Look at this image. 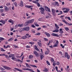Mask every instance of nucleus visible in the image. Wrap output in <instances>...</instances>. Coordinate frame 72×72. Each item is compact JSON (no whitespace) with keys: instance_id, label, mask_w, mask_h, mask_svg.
<instances>
[{"instance_id":"obj_42","label":"nucleus","mask_w":72,"mask_h":72,"mask_svg":"<svg viewBox=\"0 0 72 72\" xmlns=\"http://www.w3.org/2000/svg\"><path fill=\"white\" fill-rule=\"evenodd\" d=\"M1 23H3V24H5V21H4L3 20H2Z\"/></svg>"},{"instance_id":"obj_16","label":"nucleus","mask_w":72,"mask_h":72,"mask_svg":"<svg viewBox=\"0 0 72 72\" xmlns=\"http://www.w3.org/2000/svg\"><path fill=\"white\" fill-rule=\"evenodd\" d=\"M59 31V30H58V29H56L55 30H53V32H58Z\"/></svg>"},{"instance_id":"obj_18","label":"nucleus","mask_w":72,"mask_h":72,"mask_svg":"<svg viewBox=\"0 0 72 72\" xmlns=\"http://www.w3.org/2000/svg\"><path fill=\"white\" fill-rule=\"evenodd\" d=\"M39 10H41L42 12H44V8L42 7H41L39 8Z\"/></svg>"},{"instance_id":"obj_56","label":"nucleus","mask_w":72,"mask_h":72,"mask_svg":"<svg viewBox=\"0 0 72 72\" xmlns=\"http://www.w3.org/2000/svg\"><path fill=\"white\" fill-rule=\"evenodd\" d=\"M55 69H56L57 71V72H58V67L56 66L55 67Z\"/></svg>"},{"instance_id":"obj_51","label":"nucleus","mask_w":72,"mask_h":72,"mask_svg":"<svg viewBox=\"0 0 72 72\" xmlns=\"http://www.w3.org/2000/svg\"><path fill=\"white\" fill-rule=\"evenodd\" d=\"M37 5L38 6V7H40V3H37Z\"/></svg>"},{"instance_id":"obj_49","label":"nucleus","mask_w":72,"mask_h":72,"mask_svg":"<svg viewBox=\"0 0 72 72\" xmlns=\"http://www.w3.org/2000/svg\"><path fill=\"white\" fill-rule=\"evenodd\" d=\"M33 41H37V39H33Z\"/></svg>"},{"instance_id":"obj_50","label":"nucleus","mask_w":72,"mask_h":72,"mask_svg":"<svg viewBox=\"0 0 72 72\" xmlns=\"http://www.w3.org/2000/svg\"><path fill=\"white\" fill-rule=\"evenodd\" d=\"M28 69H27V68H24L23 69H23V70H24V71H26V70H27V71H28Z\"/></svg>"},{"instance_id":"obj_54","label":"nucleus","mask_w":72,"mask_h":72,"mask_svg":"<svg viewBox=\"0 0 72 72\" xmlns=\"http://www.w3.org/2000/svg\"><path fill=\"white\" fill-rule=\"evenodd\" d=\"M67 18L69 21H71V18H70L69 17H68Z\"/></svg>"},{"instance_id":"obj_13","label":"nucleus","mask_w":72,"mask_h":72,"mask_svg":"<svg viewBox=\"0 0 72 72\" xmlns=\"http://www.w3.org/2000/svg\"><path fill=\"white\" fill-rule=\"evenodd\" d=\"M63 30L62 28H60L59 30V33L61 34H62L63 33V31H62Z\"/></svg>"},{"instance_id":"obj_39","label":"nucleus","mask_w":72,"mask_h":72,"mask_svg":"<svg viewBox=\"0 0 72 72\" xmlns=\"http://www.w3.org/2000/svg\"><path fill=\"white\" fill-rule=\"evenodd\" d=\"M12 59L13 60H16V58H15V57H13L12 58Z\"/></svg>"},{"instance_id":"obj_62","label":"nucleus","mask_w":72,"mask_h":72,"mask_svg":"<svg viewBox=\"0 0 72 72\" xmlns=\"http://www.w3.org/2000/svg\"><path fill=\"white\" fill-rule=\"evenodd\" d=\"M60 63L59 62H57L56 63V64H57V65H59Z\"/></svg>"},{"instance_id":"obj_28","label":"nucleus","mask_w":72,"mask_h":72,"mask_svg":"<svg viewBox=\"0 0 72 72\" xmlns=\"http://www.w3.org/2000/svg\"><path fill=\"white\" fill-rule=\"evenodd\" d=\"M44 58V55H42V54H40V59L41 60H42V58Z\"/></svg>"},{"instance_id":"obj_59","label":"nucleus","mask_w":72,"mask_h":72,"mask_svg":"<svg viewBox=\"0 0 72 72\" xmlns=\"http://www.w3.org/2000/svg\"><path fill=\"white\" fill-rule=\"evenodd\" d=\"M42 27L43 28H46L47 27V26H42Z\"/></svg>"},{"instance_id":"obj_10","label":"nucleus","mask_w":72,"mask_h":72,"mask_svg":"<svg viewBox=\"0 0 72 72\" xmlns=\"http://www.w3.org/2000/svg\"><path fill=\"white\" fill-rule=\"evenodd\" d=\"M34 21V19H32V20L28 21L29 23H32Z\"/></svg>"},{"instance_id":"obj_14","label":"nucleus","mask_w":72,"mask_h":72,"mask_svg":"<svg viewBox=\"0 0 72 72\" xmlns=\"http://www.w3.org/2000/svg\"><path fill=\"white\" fill-rule=\"evenodd\" d=\"M22 26H23V25L19 24V25H18L17 26V25H15V27H16V28H17V27H22Z\"/></svg>"},{"instance_id":"obj_47","label":"nucleus","mask_w":72,"mask_h":72,"mask_svg":"<svg viewBox=\"0 0 72 72\" xmlns=\"http://www.w3.org/2000/svg\"><path fill=\"white\" fill-rule=\"evenodd\" d=\"M43 71L44 72H47V71H48V70L47 69H46L44 70Z\"/></svg>"},{"instance_id":"obj_43","label":"nucleus","mask_w":72,"mask_h":72,"mask_svg":"<svg viewBox=\"0 0 72 72\" xmlns=\"http://www.w3.org/2000/svg\"><path fill=\"white\" fill-rule=\"evenodd\" d=\"M29 44H31L32 45H33V44H34V42H29Z\"/></svg>"},{"instance_id":"obj_34","label":"nucleus","mask_w":72,"mask_h":72,"mask_svg":"<svg viewBox=\"0 0 72 72\" xmlns=\"http://www.w3.org/2000/svg\"><path fill=\"white\" fill-rule=\"evenodd\" d=\"M32 57H33V56L32 55H30L29 56V58L32 59Z\"/></svg>"},{"instance_id":"obj_58","label":"nucleus","mask_w":72,"mask_h":72,"mask_svg":"<svg viewBox=\"0 0 72 72\" xmlns=\"http://www.w3.org/2000/svg\"><path fill=\"white\" fill-rule=\"evenodd\" d=\"M65 30L66 31H68V30H69V28H65Z\"/></svg>"},{"instance_id":"obj_63","label":"nucleus","mask_w":72,"mask_h":72,"mask_svg":"<svg viewBox=\"0 0 72 72\" xmlns=\"http://www.w3.org/2000/svg\"><path fill=\"white\" fill-rule=\"evenodd\" d=\"M41 28L39 27V28H38L37 30H41Z\"/></svg>"},{"instance_id":"obj_7","label":"nucleus","mask_w":72,"mask_h":72,"mask_svg":"<svg viewBox=\"0 0 72 72\" xmlns=\"http://www.w3.org/2000/svg\"><path fill=\"white\" fill-rule=\"evenodd\" d=\"M3 68L7 70H10L11 69V68L7 66H4Z\"/></svg>"},{"instance_id":"obj_15","label":"nucleus","mask_w":72,"mask_h":72,"mask_svg":"<svg viewBox=\"0 0 72 72\" xmlns=\"http://www.w3.org/2000/svg\"><path fill=\"white\" fill-rule=\"evenodd\" d=\"M16 70H17V71H19V72H22V70H21L19 69L18 68H14Z\"/></svg>"},{"instance_id":"obj_40","label":"nucleus","mask_w":72,"mask_h":72,"mask_svg":"<svg viewBox=\"0 0 72 72\" xmlns=\"http://www.w3.org/2000/svg\"><path fill=\"white\" fill-rule=\"evenodd\" d=\"M4 40V38L2 37H0V40H1V41H3Z\"/></svg>"},{"instance_id":"obj_38","label":"nucleus","mask_w":72,"mask_h":72,"mask_svg":"<svg viewBox=\"0 0 72 72\" xmlns=\"http://www.w3.org/2000/svg\"><path fill=\"white\" fill-rule=\"evenodd\" d=\"M46 63L47 64H48V65H49V66L50 65V63H49V62L48 61H46Z\"/></svg>"},{"instance_id":"obj_46","label":"nucleus","mask_w":72,"mask_h":72,"mask_svg":"<svg viewBox=\"0 0 72 72\" xmlns=\"http://www.w3.org/2000/svg\"><path fill=\"white\" fill-rule=\"evenodd\" d=\"M14 4L15 6H17V3H16V2H14Z\"/></svg>"},{"instance_id":"obj_21","label":"nucleus","mask_w":72,"mask_h":72,"mask_svg":"<svg viewBox=\"0 0 72 72\" xmlns=\"http://www.w3.org/2000/svg\"><path fill=\"white\" fill-rule=\"evenodd\" d=\"M15 60L16 62H23V61H21V60H20V59H17V58H16Z\"/></svg>"},{"instance_id":"obj_36","label":"nucleus","mask_w":72,"mask_h":72,"mask_svg":"<svg viewBox=\"0 0 72 72\" xmlns=\"http://www.w3.org/2000/svg\"><path fill=\"white\" fill-rule=\"evenodd\" d=\"M14 39L13 38H10L9 40H8L9 41H13V40Z\"/></svg>"},{"instance_id":"obj_27","label":"nucleus","mask_w":72,"mask_h":72,"mask_svg":"<svg viewBox=\"0 0 72 72\" xmlns=\"http://www.w3.org/2000/svg\"><path fill=\"white\" fill-rule=\"evenodd\" d=\"M13 22V21L12 19H10L8 21V22H9V23H12Z\"/></svg>"},{"instance_id":"obj_33","label":"nucleus","mask_w":72,"mask_h":72,"mask_svg":"<svg viewBox=\"0 0 72 72\" xmlns=\"http://www.w3.org/2000/svg\"><path fill=\"white\" fill-rule=\"evenodd\" d=\"M1 51H5V50H4L3 48H1Z\"/></svg>"},{"instance_id":"obj_57","label":"nucleus","mask_w":72,"mask_h":72,"mask_svg":"<svg viewBox=\"0 0 72 72\" xmlns=\"http://www.w3.org/2000/svg\"><path fill=\"white\" fill-rule=\"evenodd\" d=\"M26 48H30V46H26Z\"/></svg>"},{"instance_id":"obj_32","label":"nucleus","mask_w":72,"mask_h":72,"mask_svg":"<svg viewBox=\"0 0 72 72\" xmlns=\"http://www.w3.org/2000/svg\"><path fill=\"white\" fill-rule=\"evenodd\" d=\"M26 65L27 67L31 68V67L30 66V65H29L28 64L26 63Z\"/></svg>"},{"instance_id":"obj_52","label":"nucleus","mask_w":72,"mask_h":72,"mask_svg":"<svg viewBox=\"0 0 72 72\" xmlns=\"http://www.w3.org/2000/svg\"><path fill=\"white\" fill-rule=\"evenodd\" d=\"M44 39L45 41H48V39L45 38H44Z\"/></svg>"},{"instance_id":"obj_31","label":"nucleus","mask_w":72,"mask_h":72,"mask_svg":"<svg viewBox=\"0 0 72 72\" xmlns=\"http://www.w3.org/2000/svg\"><path fill=\"white\" fill-rule=\"evenodd\" d=\"M34 24L36 26H37V27H39V25L37 24V22H35L34 23Z\"/></svg>"},{"instance_id":"obj_9","label":"nucleus","mask_w":72,"mask_h":72,"mask_svg":"<svg viewBox=\"0 0 72 72\" xmlns=\"http://www.w3.org/2000/svg\"><path fill=\"white\" fill-rule=\"evenodd\" d=\"M51 35L52 36H55V37H59V36L58 34L54 33H52Z\"/></svg>"},{"instance_id":"obj_5","label":"nucleus","mask_w":72,"mask_h":72,"mask_svg":"<svg viewBox=\"0 0 72 72\" xmlns=\"http://www.w3.org/2000/svg\"><path fill=\"white\" fill-rule=\"evenodd\" d=\"M45 9L47 12H51V11H50V8H49L47 6L45 7Z\"/></svg>"},{"instance_id":"obj_26","label":"nucleus","mask_w":72,"mask_h":72,"mask_svg":"<svg viewBox=\"0 0 72 72\" xmlns=\"http://www.w3.org/2000/svg\"><path fill=\"white\" fill-rule=\"evenodd\" d=\"M38 45H39V46L41 47L42 46V44L41 43L39 42H37Z\"/></svg>"},{"instance_id":"obj_1","label":"nucleus","mask_w":72,"mask_h":72,"mask_svg":"<svg viewBox=\"0 0 72 72\" xmlns=\"http://www.w3.org/2000/svg\"><path fill=\"white\" fill-rule=\"evenodd\" d=\"M51 12L52 13V14L53 16H55L56 15V14H55V12H56V10L53 8L51 9Z\"/></svg>"},{"instance_id":"obj_55","label":"nucleus","mask_w":72,"mask_h":72,"mask_svg":"<svg viewBox=\"0 0 72 72\" xmlns=\"http://www.w3.org/2000/svg\"><path fill=\"white\" fill-rule=\"evenodd\" d=\"M10 46L8 45L6 47V49L8 48H10Z\"/></svg>"},{"instance_id":"obj_25","label":"nucleus","mask_w":72,"mask_h":72,"mask_svg":"<svg viewBox=\"0 0 72 72\" xmlns=\"http://www.w3.org/2000/svg\"><path fill=\"white\" fill-rule=\"evenodd\" d=\"M26 38H27V36H26V35H25L24 36H23L21 38L22 39H26Z\"/></svg>"},{"instance_id":"obj_6","label":"nucleus","mask_w":72,"mask_h":72,"mask_svg":"<svg viewBox=\"0 0 72 72\" xmlns=\"http://www.w3.org/2000/svg\"><path fill=\"white\" fill-rule=\"evenodd\" d=\"M62 21L63 22H64V23H65V24H67L68 26H72V24H71V23L69 24L64 20H63Z\"/></svg>"},{"instance_id":"obj_2","label":"nucleus","mask_w":72,"mask_h":72,"mask_svg":"<svg viewBox=\"0 0 72 72\" xmlns=\"http://www.w3.org/2000/svg\"><path fill=\"white\" fill-rule=\"evenodd\" d=\"M65 57L66 58H67L68 59H69L70 58V56L68 55V54L67 52L65 53Z\"/></svg>"},{"instance_id":"obj_29","label":"nucleus","mask_w":72,"mask_h":72,"mask_svg":"<svg viewBox=\"0 0 72 72\" xmlns=\"http://www.w3.org/2000/svg\"><path fill=\"white\" fill-rule=\"evenodd\" d=\"M30 66L31 67H35V68H37V66L35 65H32L31 64H30Z\"/></svg>"},{"instance_id":"obj_12","label":"nucleus","mask_w":72,"mask_h":72,"mask_svg":"<svg viewBox=\"0 0 72 72\" xmlns=\"http://www.w3.org/2000/svg\"><path fill=\"white\" fill-rule=\"evenodd\" d=\"M33 53L37 57H38L39 56V55L38 54V53L36 51H33Z\"/></svg>"},{"instance_id":"obj_30","label":"nucleus","mask_w":72,"mask_h":72,"mask_svg":"<svg viewBox=\"0 0 72 72\" xmlns=\"http://www.w3.org/2000/svg\"><path fill=\"white\" fill-rule=\"evenodd\" d=\"M49 51H46L45 52V54H48L49 53Z\"/></svg>"},{"instance_id":"obj_41","label":"nucleus","mask_w":72,"mask_h":72,"mask_svg":"<svg viewBox=\"0 0 72 72\" xmlns=\"http://www.w3.org/2000/svg\"><path fill=\"white\" fill-rule=\"evenodd\" d=\"M41 33H36V34H35V35H40Z\"/></svg>"},{"instance_id":"obj_11","label":"nucleus","mask_w":72,"mask_h":72,"mask_svg":"<svg viewBox=\"0 0 72 72\" xmlns=\"http://www.w3.org/2000/svg\"><path fill=\"white\" fill-rule=\"evenodd\" d=\"M45 35H46L47 37H50V34L49 33H47V32H45L44 33Z\"/></svg>"},{"instance_id":"obj_8","label":"nucleus","mask_w":72,"mask_h":72,"mask_svg":"<svg viewBox=\"0 0 72 72\" xmlns=\"http://www.w3.org/2000/svg\"><path fill=\"white\" fill-rule=\"evenodd\" d=\"M66 10L64 11L63 12L64 13H68V12L69 11V9L66 8Z\"/></svg>"},{"instance_id":"obj_3","label":"nucleus","mask_w":72,"mask_h":72,"mask_svg":"<svg viewBox=\"0 0 72 72\" xmlns=\"http://www.w3.org/2000/svg\"><path fill=\"white\" fill-rule=\"evenodd\" d=\"M58 43L59 42H58V41L56 40V42L55 44L53 46V47H54V48L58 47Z\"/></svg>"},{"instance_id":"obj_24","label":"nucleus","mask_w":72,"mask_h":72,"mask_svg":"<svg viewBox=\"0 0 72 72\" xmlns=\"http://www.w3.org/2000/svg\"><path fill=\"white\" fill-rule=\"evenodd\" d=\"M55 4L56 5H57V6H59V4L58 2H57L55 1Z\"/></svg>"},{"instance_id":"obj_45","label":"nucleus","mask_w":72,"mask_h":72,"mask_svg":"<svg viewBox=\"0 0 72 72\" xmlns=\"http://www.w3.org/2000/svg\"><path fill=\"white\" fill-rule=\"evenodd\" d=\"M33 3H35V4H37L38 3L37 1H33Z\"/></svg>"},{"instance_id":"obj_48","label":"nucleus","mask_w":72,"mask_h":72,"mask_svg":"<svg viewBox=\"0 0 72 72\" xmlns=\"http://www.w3.org/2000/svg\"><path fill=\"white\" fill-rule=\"evenodd\" d=\"M13 46H14V47L15 49V48H18V46H15V45H14Z\"/></svg>"},{"instance_id":"obj_4","label":"nucleus","mask_w":72,"mask_h":72,"mask_svg":"<svg viewBox=\"0 0 72 72\" xmlns=\"http://www.w3.org/2000/svg\"><path fill=\"white\" fill-rule=\"evenodd\" d=\"M30 30V27L28 26L27 27L24 28V31H28Z\"/></svg>"},{"instance_id":"obj_53","label":"nucleus","mask_w":72,"mask_h":72,"mask_svg":"<svg viewBox=\"0 0 72 72\" xmlns=\"http://www.w3.org/2000/svg\"><path fill=\"white\" fill-rule=\"evenodd\" d=\"M0 10L1 12H3L4 11V10L3 9H1Z\"/></svg>"},{"instance_id":"obj_17","label":"nucleus","mask_w":72,"mask_h":72,"mask_svg":"<svg viewBox=\"0 0 72 72\" xmlns=\"http://www.w3.org/2000/svg\"><path fill=\"white\" fill-rule=\"evenodd\" d=\"M4 8H5V10H6V11H9V8H8L6 7V6H5Z\"/></svg>"},{"instance_id":"obj_23","label":"nucleus","mask_w":72,"mask_h":72,"mask_svg":"<svg viewBox=\"0 0 72 72\" xmlns=\"http://www.w3.org/2000/svg\"><path fill=\"white\" fill-rule=\"evenodd\" d=\"M20 5V6H23V1H21Z\"/></svg>"},{"instance_id":"obj_61","label":"nucleus","mask_w":72,"mask_h":72,"mask_svg":"<svg viewBox=\"0 0 72 72\" xmlns=\"http://www.w3.org/2000/svg\"><path fill=\"white\" fill-rule=\"evenodd\" d=\"M32 27L33 28H35V26L34 25H32Z\"/></svg>"},{"instance_id":"obj_22","label":"nucleus","mask_w":72,"mask_h":72,"mask_svg":"<svg viewBox=\"0 0 72 72\" xmlns=\"http://www.w3.org/2000/svg\"><path fill=\"white\" fill-rule=\"evenodd\" d=\"M55 26L56 27V29H58L59 28V27L58 26V25L57 24H55Z\"/></svg>"},{"instance_id":"obj_37","label":"nucleus","mask_w":72,"mask_h":72,"mask_svg":"<svg viewBox=\"0 0 72 72\" xmlns=\"http://www.w3.org/2000/svg\"><path fill=\"white\" fill-rule=\"evenodd\" d=\"M51 61L52 63H53V62H54V58H51Z\"/></svg>"},{"instance_id":"obj_44","label":"nucleus","mask_w":72,"mask_h":72,"mask_svg":"<svg viewBox=\"0 0 72 72\" xmlns=\"http://www.w3.org/2000/svg\"><path fill=\"white\" fill-rule=\"evenodd\" d=\"M25 24L26 25H28V24H29V23H28V21L27 22H26Z\"/></svg>"},{"instance_id":"obj_35","label":"nucleus","mask_w":72,"mask_h":72,"mask_svg":"<svg viewBox=\"0 0 72 72\" xmlns=\"http://www.w3.org/2000/svg\"><path fill=\"white\" fill-rule=\"evenodd\" d=\"M13 54H11L9 55V58H11V57H13Z\"/></svg>"},{"instance_id":"obj_64","label":"nucleus","mask_w":72,"mask_h":72,"mask_svg":"<svg viewBox=\"0 0 72 72\" xmlns=\"http://www.w3.org/2000/svg\"><path fill=\"white\" fill-rule=\"evenodd\" d=\"M42 19L41 18H40L39 19L38 21H41Z\"/></svg>"},{"instance_id":"obj_20","label":"nucleus","mask_w":72,"mask_h":72,"mask_svg":"<svg viewBox=\"0 0 72 72\" xmlns=\"http://www.w3.org/2000/svg\"><path fill=\"white\" fill-rule=\"evenodd\" d=\"M25 7L26 8H31L32 7V6H27V5L25 6Z\"/></svg>"},{"instance_id":"obj_19","label":"nucleus","mask_w":72,"mask_h":72,"mask_svg":"<svg viewBox=\"0 0 72 72\" xmlns=\"http://www.w3.org/2000/svg\"><path fill=\"white\" fill-rule=\"evenodd\" d=\"M19 32H22V31H24V28H21L19 29Z\"/></svg>"},{"instance_id":"obj_60","label":"nucleus","mask_w":72,"mask_h":72,"mask_svg":"<svg viewBox=\"0 0 72 72\" xmlns=\"http://www.w3.org/2000/svg\"><path fill=\"white\" fill-rule=\"evenodd\" d=\"M56 64V63H55V62H53V66H55Z\"/></svg>"}]
</instances>
